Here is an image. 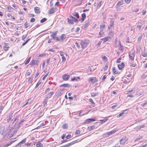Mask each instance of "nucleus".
Segmentation results:
<instances>
[{
  "mask_svg": "<svg viewBox=\"0 0 147 147\" xmlns=\"http://www.w3.org/2000/svg\"><path fill=\"white\" fill-rule=\"evenodd\" d=\"M89 42V41L88 40H84L81 41L80 43L82 48L84 49L88 45Z\"/></svg>",
  "mask_w": 147,
  "mask_h": 147,
  "instance_id": "obj_1",
  "label": "nucleus"
},
{
  "mask_svg": "<svg viewBox=\"0 0 147 147\" xmlns=\"http://www.w3.org/2000/svg\"><path fill=\"white\" fill-rule=\"evenodd\" d=\"M129 57L130 60L133 61L134 59V57L135 56V52L134 51H131L129 54Z\"/></svg>",
  "mask_w": 147,
  "mask_h": 147,
  "instance_id": "obj_2",
  "label": "nucleus"
},
{
  "mask_svg": "<svg viewBox=\"0 0 147 147\" xmlns=\"http://www.w3.org/2000/svg\"><path fill=\"white\" fill-rule=\"evenodd\" d=\"M128 139L126 136L123 137L119 141L120 144L121 145L124 144L127 141Z\"/></svg>",
  "mask_w": 147,
  "mask_h": 147,
  "instance_id": "obj_3",
  "label": "nucleus"
},
{
  "mask_svg": "<svg viewBox=\"0 0 147 147\" xmlns=\"http://www.w3.org/2000/svg\"><path fill=\"white\" fill-rule=\"evenodd\" d=\"M57 33L56 32H53L51 35V36L52 37V38L54 40H56L58 41H59L60 40V39H59L58 37L55 36L57 34Z\"/></svg>",
  "mask_w": 147,
  "mask_h": 147,
  "instance_id": "obj_4",
  "label": "nucleus"
},
{
  "mask_svg": "<svg viewBox=\"0 0 147 147\" xmlns=\"http://www.w3.org/2000/svg\"><path fill=\"white\" fill-rule=\"evenodd\" d=\"M6 129H5V127L1 126L0 129V133L1 135H4L5 134Z\"/></svg>",
  "mask_w": 147,
  "mask_h": 147,
  "instance_id": "obj_5",
  "label": "nucleus"
},
{
  "mask_svg": "<svg viewBox=\"0 0 147 147\" xmlns=\"http://www.w3.org/2000/svg\"><path fill=\"white\" fill-rule=\"evenodd\" d=\"M88 82L90 83H94L98 81L97 79L95 77H91L88 79Z\"/></svg>",
  "mask_w": 147,
  "mask_h": 147,
  "instance_id": "obj_6",
  "label": "nucleus"
},
{
  "mask_svg": "<svg viewBox=\"0 0 147 147\" xmlns=\"http://www.w3.org/2000/svg\"><path fill=\"white\" fill-rule=\"evenodd\" d=\"M11 131L9 130L8 132L5 134V137L7 138L8 139H9L12 136V133H11Z\"/></svg>",
  "mask_w": 147,
  "mask_h": 147,
  "instance_id": "obj_7",
  "label": "nucleus"
},
{
  "mask_svg": "<svg viewBox=\"0 0 147 147\" xmlns=\"http://www.w3.org/2000/svg\"><path fill=\"white\" fill-rule=\"evenodd\" d=\"M144 24V21H141L138 22L137 27L138 28L139 30H140L142 26Z\"/></svg>",
  "mask_w": 147,
  "mask_h": 147,
  "instance_id": "obj_8",
  "label": "nucleus"
},
{
  "mask_svg": "<svg viewBox=\"0 0 147 147\" xmlns=\"http://www.w3.org/2000/svg\"><path fill=\"white\" fill-rule=\"evenodd\" d=\"M39 63V61L38 60H33L31 62V66H33L34 65H38Z\"/></svg>",
  "mask_w": 147,
  "mask_h": 147,
  "instance_id": "obj_9",
  "label": "nucleus"
},
{
  "mask_svg": "<svg viewBox=\"0 0 147 147\" xmlns=\"http://www.w3.org/2000/svg\"><path fill=\"white\" fill-rule=\"evenodd\" d=\"M124 1L123 0H120L116 4L115 7L116 8L119 7L121 5L123 4Z\"/></svg>",
  "mask_w": 147,
  "mask_h": 147,
  "instance_id": "obj_10",
  "label": "nucleus"
},
{
  "mask_svg": "<svg viewBox=\"0 0 147 147\" xmlns=\"http://www.w3.org/2000/svg\"><path fill=\"white\" fill-rule=\"evenodd\" d=\"M70 76L67 74H65L63 75L62 77L63 79L65 81L67 80L69 78Z\"/></svg>",
  "mask_w": 147,
  "mask_h": 147,
  "instance_id": "obj_11",
  "label": "nucleus"
},
{
  "mask_svg": "<svg viewBox=\"0 0 147 147\" xmlns=\"http://www.w3.org/2000/svg\"><path fill=\"white\" fill-rule=\"evenodd\" d=\"M13 113H10L7 117V121L8 122H9L11 119L13 118Z\"/></svg>",
  "mask_w": 147,
  "mask_h": 147,
  "instance_id": "obj_12",
  "label": "nucleus"
},
{
  "mask_svg": "<svg viewBox=\"0 0 147 147\" xmlns=\"http://www.w3.org/2000/svg\"><path fill=\"white\" fill-rule=\"evenodd\" d=\"M76 142V140L74 141L69 143H68L67 144L63 146V147H69V146H71V145L73 144Z\"/></svg>",
  "mask_w": 147,
  "mask_h": 147,
  "instance_id": "obj_13",
  "label": "nucleus"
},
{
  "mask_svg": "<svg viewBox=\"0 0 147 147\" xmlns=\"http://www.w3.org/2000/svg\"><path fill=\"white\" fill-rule=\"evenodd\" d=\"M125 66V65L124 63L122 62L121 64H119L118 65V67L119 69L120 70H121Z\"/></svg>",
  "mask_w": 147,
  "mask_h": 147,
  "instance_id": "obj_14",
  "label": "nucleus"
},
{
  "mask_svg": "<svg viewBox=\"0 0 147 147\" xmlns=\"http://www.w3.org/2000/svg\"><path fill=\"white\" fill-rule=\"evenodd\" d=\"M141 55L143 57H146L147 56V51H146L145 49L142 51H141Z\"/></svg>",
  "mask_w": 147,
  "mask_h": 147,
  "instance_id": "obj_15",
  "label": "nucleus"
},
{
  "mask_svg": "<svg viewBox=\"0 0 147 147\" xmlns=\"http://www.w3.org/2000/svg\"><path fill=\"white\" fill-rule=\"evenodd\" d=\"M70 18L73 21H74L76 23L78 22V21L77 20V18H76L75 17L72 16L71 15L70 16Z\"/></svg>",
  "mask_w": 147,
  "mask_h": 147,
  "instance_id": "obj_16",
  "label": "nucleus"
},
{
  "mask_svg": "<svg viewBox=\"0 0 147 147\" xmlns=\"http://www.w3.org/2000/svg\"><path fill=\"white\" fill-rule=\"evenodd\" d=\"M110 38V37L107 36L105 38H102L100 39V40H103L104 41V42H105L108 40Z\"/></svg>",
  "mask_w": 147,
  "mask_h": 147,
  "instance_id": "obj_17",
  "label": "nucleus"
},
{
  "mask_svg": "<svg viewBox=\"0 0 147 147\" xmlns=\"http://www.w3.org/2000/svg\"><path fill=\"white\" fill-rule=\"evenodd\" d=\"M145 127L144 125L139 126L138 127L134 128V129H136V131H138L141 128H144Z\"/></svg>",
  "mask_w": 147,
  "mask_h": 147,
  "instance_id": "obj_18",
  "label": "nucleus"
},
{
  "mask_svg": "<svg viewBox=\"0 0 147 147\" xmlns=\"http://www.w3.org/2000/svg\"><path fill=\"white\" fill-rule=\"evenodd\" d=\"M34 11L36 13H40V8L38 7H36L34 9Z\"/></svg>",
  "mask_w": 147,
  "mask_h": 147,
  "instance_id": "obj_19",
  "label": "nucleus"
},
{
  "mask_svg": "<svg viewBox=\"0 0 147 147\" xmlns=\"http://www.w3.org/2000/svg\"><path fill=\"white\" fill-rule=\"evenodd\" d=\"M95 120V119L89 118V119H87L86 120V123L88 124L89 122V121H90V122H93Z\"/></svg>",
  "mask_w": 147,
  "mask_h": 147,
  "instance_id": "obj_20",
  "label": "nucleus"
},
{
  "mask_svg": "<svg viewBox=\"0 0 147 147\" xmlns=\"http://www.w3.org/2000/svg\"><path fill=\"white\" fill-rule=\"evenodd\" d=\"M54 92H50L47 95V96L46 98H47V99H49L50 98L51 96L54 94Z\"/></svg>",
  "mask_w": 147,
  "mask_h": 147,
  "instance_id": "obj_21",
  "label": "nucleus"
},
{
  "mask_svg": "<svg viewBox=\"0 0 147 147\" xmlns=\"http://www.w3.org/2000/svg\"><path fill=\"white\" fill-rule=\"evenodd\" d=\"M67 22L69 24H72L73 25L74 24V23L72 21V20H71V19L70 18V19L68 18L67 19Z\"/></svg>",
  "mask_w": 147,
  "mask_h": 147,
  "instance_id": "obj_22",
  "label": "nucleus"
},
{
  "mask_svg": "<svg viewBox=\"0 0 147 147\" xmlns=\"http://www.w3.org/2000/svg\"><path fill=\"white\" fill-rule=\"evenodd\" d=\"M36 147H43V145L42 144L38 142L36 145Z\"/></svg>",
  "mask_w": 147,
  "mask_h": 147,
  "instance_id": "obj_23",
  "label": "nucleus"
},
{
  "mask_svg": "<svg viewBox=\"0 0 147 147\" xmlns=\"http://www.w3.org/2000/svg\"><path fill=\"white\" fill-rule=\"evenodd\" d=\"M117 131V130H113L107 133L108 135L109 136H110L111 134H113L114 133H115V132H116Z\"/></svg>",
  "mask_w": 147,
  "mask_h": 147,
  "instance_id": "obj_24",
  "label": "nucleus"
},
{
  "mask_svg": "<svg viewBox=\"0 0 147 147\" xmlns=\"http://www.w3.org/2000/svg\"><path fill=\"white\" fill-rule=\"evenodd\" d=\"M73 15L76 16V17L77 19H78L79 18V14L78 12H74L73 13Z\"/></svg>",
  "mask_w": 147,
  "mask_h": 147,
  "instance_id": "obj_25",
  "label": "nucleus"
},
{
  "mask_svg": "<svg viewBox=\"0 0 147 147\" xmlns=\"http://www.w3.org/2000/svg\"><path fill=\"white\" fill-rule=\"evenodd\" d=\"M25 121V120L24 119H22L19 123H18L17 127H19L21 124L23 123V122L24 121Z\"/></svg>",
  "mask_w": 147,
  "mask_h": 147,
  "instance_id": "obj_26",
  "label": "nucleus"
},
{
  "mask_svg": "<svg viewBox=\"0 0 147 147\" xmlns=\"http://www.w3.org/2000/svg\"><path fill=\"white\" fill-rule=\"evenodd\" d=\"M60 87H68L69 88L70 87V86L69 84H64L60 86Z\"/></svg>",
  "mask_w": 147,
  "mask_h": 147,
  "instance_id": "obj_27",
  "label": "nucleus"
},
{
  "mask_svg": "<svg viewBox=\"0 0 147 147\" xmlns=\"http://www.w3.org/2000/svg\"><path fill=\"white\" fill-rule=\"evenodd\" d=\"M48 99L47 98H45L43 102V106L44 107L47 104V102L48 101Z\"/></svg>",
  "mask_w": 147,
  "mask_h": 147,
  "instance_id": "obj_28",
  "label": "nucleus"
},
{
  "mask_svg": "<svg viewBox=\"0 0 147 147\" xmlns=\"http://www.w3.org/2000/svg\"><path fill=\"white\" fill-rule=\"evenodd\" d=\"M95 127V126L92 125L88 127V129L89 131H91L94 129Z\"/></svg>",
  "mask_w": 147,
  "mask_h": 147,
  "instance_id": "obj_29",
  "label": "nucleus"
},
{
  "mask_svg": "<svg viewBox=\"0 0 147 147\" xmlns=\"http://www.w3.org/2000/svg\"><path fill=\"white\" fill-rule=\"evenodd\" d=\"M68 125L67 124H64L62 126V127L63 129H67L68 128Z\"/></svg>",
  "mask_w": 147,
  "mask_h": 147,
  "instance_id": "obj_30",
  "label": "nucleus"
},
{
  "mask_svg": "<svg viewBox=\"0 0 147 147\" xmlns=\"http://www.w3.org/2000/svg\"><path fill=\"white\" fill-rule=\"evenodd\" d=\"M55 12V10L53 8L51 9L49 11V13L50 14H53Z\"/></svg>",
  "mask_w": 147,
  "mask_h": 147,
  "instance_id": "obj_31",
  "label": "nucleus"
},
{
  "mask_svg": "<svg viewBox=\"0 0 147 147\" xmlns=\"http://www.w3.org/2000/svg\"><path fill=\"white\" fill-rule=\"evenodd\" d=\"M47 20V19L46 18H44L40 20V22L41 23H43L46 21Z\"/></svg>",
  "mask_w": 147,
  "mask_h": 147,
  "instance_id": "obj_32",
  "label": "nucleus"
},
{
  "mask_svg": "<svg viewBox=\"0 0 147 147\" xmlns=\"http://www.w3.org/2000/svg\"><path fill=\"white\" fill-rule=\"evenodd\" d=\"M119 49L122 52H123V47L121 44L120 43V47L119 48Z\"/></svg>",
  "mask_w": 147,
  "mask_h": 147,
  "instance_id": "obj_33",
  "label": "nucleus"
},
{
  "mask_svg": "<svg viewBox=\"0 0 147 147\" xmlns=\"http://www.w3.org/2000/svg\"><path fill=\"white\" fill-rule=\"evenodd\" d=\"M31 58V57H29L28 59L26 61L25 63V65H27L29 63V62H30V60Z\"/></svg>",
  "mask_w": 147,
  "mask_h": 147,
  "instance_id": "obj_34",
  "label": "nucleus"
},
{
  "mask_svg": "<svg viewBox=\"0 0 147 147\" xmlns=\"http://www.w3.org/2000/svg\"><path fill=\"white\" fill-rule=\"evenodd\" d=\"M24 26H25V28H28V27H29L30 25L27 23V22H25V23L24 24Z\"/></svg>",
  "mask_w": 147,
  "mask_h": 147,
  "instance_id": "obj_35",
  "label": "nucleus"
},
{
  "mask_svg": "<svg viewBox=\"0 0 147 147\" xmlns=\"http://www.w3.org/2000/svg\"><path fill=\"white\" fill-rule=\"evenodd\" d=\"M142 136H139V137L138 138H136V139H135V140H134V142H136L137 141H139L142 138Z\"/></svg>",
  "mask_w": 147,
  "mask_h": 147,
  "instance_id": "obj_36",
  "label": "nucleus"
},
{
  "mask_svg": "<svg viewBox=\"0 0 147 147\" xmlns=\"http://www.w3.org/2000/svg\"><path fill=\"white\" fill-rule=\"evenodd\" d=\"M17 131H18V129H15L13 130V133H12V136L13 135L15 134L16 133V132H17Z\"/></svg>",
  "mask_w": 147,
  "mask_h": 147,
  "instance_id": "obj_37",
  "label": "nucleus"
},
{
  "mask_svg": "<svg viewBox=\"0 0 147 147\" xmlns=\"http://www.w3.org/2000/svg\"><path fill=\"white\" fill-rule=\"evenodd\" d=\"M113 73L115 74H117L119 72V71H117L115 70V67H113Z\"/></svg>",
  "mask_w": 147,
  "mask_h": 147,
  "instance_id": "obj_38",
  "label": "nucleus"
},
{
  "mask_svg": "<svg viewBox=\"0 0 147 147\" xmlns=\"http://www.w3.org/2000/svg\"><path fill=\"white\" fill-rule=\"evenodd\" d=\"M19 117V116L18 115H16V116L14 119V121L13 123V124L15 122V121H16L18 119Z\"/></svg>",
  "mask_w": 147,
  "mask_h": 147,
  "instance_id": "obj_39",
  "label": "nucleus"
},
{
  "mask_svg": "<svg viewBox=\"0 0 147 147\" xmlns=\"http://www.w3.org/2000/svg\"><path fill=\"white\" fill-rule=\"evenodd\" d=\"M30 39V38H29L27 40H26L25 42L23 43L22 46H24L29 41Z\"/></svg>",
  "mask_w": 147,
  "mask_h": 147,
  "instance_id": "obj_40",
  "label": "nucleus"
},
{
  "mask_svg": "<svg viewBox=\"0 0 147 147\" xmlns=\"http://www.w3.org/2000/svg\"><path fill=\"white\" fill-rule=\"evenodd\" d=\"M80 133V129H78L76 130V132L75 133V134H78Z\"/></svg>",
  "mask_w": 147,
  "mask_h": 147,
  "instance_id": "obj_41",
  "label": "nucleus"
},
{
  "mask_svg": "<svg viewBox=\"0 0 147 147\" xmlns=\"http://www.w3.org/2000/svg\"><path fill=\"white\" fill-rule=\"evenodd\" d=\"M65 34H62L61 36H60V39L63 40V39L64 38V37H65Z\"/></svg>",
  "mask_w": 147,
  "mask_h": 147,
  "instance_id": "obj_42",
  "label": "nucleus"
},
{
  "mask_svg": "<svg viewBox=\"0 0 147 147\" xmlns=\"http://www.w3.org/2000/svg\"><path fill=\"white\" fill-rule=\"evenodd\" d=\"M59 52L60 53V55L62 57L64 56V54H65V53H64L62 51H60Z\"/></svg>",
  "mask_w": 147,
  "mask_h": 147,
  "instance_id": "obj_43",
  "label": "nucleus"
},
{
  "mask_svg": "<svg viewBox=\"0 0 147 147\" xmlns=\"http://www.w3.org/2000/svg\"><path fill=\"white\" fill-rule=\"evenodd\" d=\"M89 101L92 103V104L93 105V106H94L95 103L94 102L92 99L91 98L90 99Z\"/></svg>",
  "mask_w": 147,
  "mask_h": 147,
  "instance_id": "obj_44",
  "label": "nucleus"
},
{
  "mask_svg": "<svg viewBox=\"0 0 147 147\" xmlns=\"http://www.w3.org/2000/svg\"><path fill=\"white\" fill-rule=\"evenodd\" d=\"M81 16L82 17V18H86V14L84 13H82L81 15Z\"/></svg>",
  "mask_w": 147,
  "mask_h": 147,
  "instance_id": "obj_45",
  "label": "nucleus"
},
{
  "mask_svg": "<svg viewBox=\"0 0 147 147\" xmlns=\"http://www.w3.org/2000/svg\"><path fill=\"white\" fill-rule=\"evenodd\" d=\"M142 38V36H139L138 39V41L139 42H140Z\"/></svg>",
  "mask_w": 147,
  "mask_h": 147,
  "instance_id": "obj_46",
  "label": "nucleus"
},
{
  "mask_svg": "<svg viewBox=\"0 0 147 147\" xmlns=\"http://www.w3.org/2000/svg\"><path fill=\"white\" fill-rule=\"evenodd\" d=\"M146 77L147 76L146 74H143L142 76V78L144 79L146 78Z\"/></svg>",
  "mask_w": 147,
  "mask_h": 147,
  "instance_id": "obj_47",
  "label": "nucleus"
},
{
  "mask_svg": "<svg viewBox=\"0 0 147 147\" xmlns=\"http://www.w3.org/2000/svg\"><path fill=\"white\" fill-rule=\"evenodd\" d=\"M25 140H26L25 138L22 141H21L20 142H19V144H21V145H22V144L23 143L25 142Z\"/></svg>",
  "mask_w": 147,
  "mask_h": 147,
  "instance_id": "obj_48",
  "label": "nucleus"
},
{
  "mask_svg": "<svg viewBox=\"0 0 147 147\" xmlns=\"http://www.w3.org/2000/svg\"><path fill=\"white\" fill-rule=\"evenodd\" d=\"M9 48V47H6V46H4L3 47V49L5 51H7V50H8V49Z\"/></svg>",
  "mask_w": 147,
  "mask_h": 147,
  "instance_id": "obj_49",
  "label": "nucleus"
},
{
  "mask_svg": "<svg viewBox=\"0 0 147 147\" xmlns=\"http://www.w3.org/2000/svg\"><path fill=\"white\" fill-rule=\"evenodd\" d=\"M102 59L104 60V61H107V59L106 57L105 56H104L103 57H102Z\"/></svg>",
  "mask_w": 147,
  "mask_h": 147,
  "instance_id": "obj_50",
  "label": "nucleus"
},
{
  "mask_svg": "<svg viewBox=\"0 0 147 147\" xmlns=\"http://www.w3.org/2000/svg\"><path fill=\"white\" fill-rule=\"evenodd\" d=\"M62 62H65L66 60V58L64 56H63L62 57Z\"/></svg>",
  "mask_w": 147,
  "mask_h": 147,
  "instance_id": "obj_51",
  "label": "nucleus"
},
{
  "mask_svg": "<svg viewBox=\"0 0 147 147\" xmlns=\"http://www.w3.org/2000/svg\"><path fill=\"white\" fill-rule=\"evenodd\" d=\"M108 68V65L107 64L104 67V69L105 71H106Z\"/></svg>",
  "mask_w": 147,
  "mask_h": 147,
  "instance_id": "obj_52",
  "label": "nucleus"
},
{
  "mask_svg": "<svg viewBox=\"0 0 147 147\" xmlns=\"http://www.w3.org/2000/svg\"><path fill=\"white\" fill-rule=\"evenodd\" d=\"M113 23H111L110 24L108 28L109 29H110L113 26Z\"/></svg>",
  "mask_w": 147,
  "mask_h": 147,
  "instance_id": "obj_53",
  "label": "nucleus"
},
{
  "mask_svg": "<svg viewBox=\"0 0 147 147\" xmlns=\"http://www.w3.org/2000/svg\"><path fill=\"white\" fill-rule=\"evenodd\" d=\"M39 74V72L38 70H37V72H36V73L35 76V78H37L38 77V75Z\"/></svg>",
  "mask_w": 147,
  "mask_h": 147,
  "instance_id": "obj_54",
  "label": "nucleus"
},
{
  "mask_svg": "<svg viewBox=\"0 0 147 147\" xmlns=\"http://www.w3.org/2000/svg\"><path fill=\"white\" fill-rule=\"evenodd\" d=\"M99 34L100 36H102L104 34V32L102 30H101L99 32Z\"/></svg>",
  "mask_w": 147,
  "mask_h": 147,
  "instance_id": "obj_55",
  "label": "nucleus"
},
{
  "mask_svg": "<svg viewBox=\"0 0 147 147\" xmlns=\"http://www.w3.org/2000/svg\"><path fill=\"white\" fill-rule=\"evenodd\" d=\"M124 113L123 112L120 113L119 115H117V117L118 118L120 116H121L122 115H123L124 114Z\"/></svg>",
  "mask_w": 147,
  "mask_h": 147,
  "instance_id": "obj_56",
  "label": "nucleus"
},
{
  "mask_svg": "<svg viewBox=\"0 0 147 147\" xmlns=\"http://www.w3.org/2000/svg\"><path fill=\"white\" fill-rule=\"evenodd\" d=\"M41 83V82H38V83H37V84L35 88H37L38 87V86H39V85Z\"/></svg>",
  "mask_w": 147,
  "mask_h": 147,
  "instance_id": "obj_57",
  "label": "nucleus"
},
{
  "mask_svg": "<svg viewBox=\"0 0 147 147\" xmlns=\"http://www.w3.org/2000/svg\"><path fill=\"white\" fill-rule=\"evenodd\" d=\"M75 44L78 48H80V45L78 43L76 42L75 43Z\"/></svg>",
  "mask_w": 147,
  "mask_h": 147,
  "instance_id": "obj_58",
  "label": "nucleus"
},
{
  "mask_svg": "<svg viewBox=\"0 0 147 147\" xmlns=\"http://www.w3.org/2000/svg\"><path fill=\"white\" fill-rule=\"evenodd\" d=\"M102 1H100L99 2V3L98 4V7L99 8L102 5Z\"/></svg>",
  "mask_w": 147,
  "mask_h": 147,
  "instance_id": "obj_59",
  "label": "nucleus"
},
{
  "mask_svg": "<svg viewBox=\"0 0 147 147\" xmlns=\"http://www.w3.org/2000/svg\"><path fill=\"white\" fill-rule=\"evenodd\" d=\"M91 95L92 96H95L97 95L94 92H92L91 93Z\"/></svg>",
  "mask_w": 147,
  "mask_h": 147,
  "instance_id": "obj_60",
  "label": "nucleus"
},
{
  "mask_svg": "<svg viewBox=\"0 0 147 147\" xmlns=\"http://www.w3.org/2000/svg\"><path fill=\"white\" fill-rule=\"evenodd\" d=\"M48 73H47V74H46L43 77V78H42V80H44L46 78V77L48 75Z\"/></svg>",
  "mask_w": 147,
  "mask_h": 147,
  "instance_id": "obj_61",
  "label": "nucleus"
},
{
  "mask_svg": "<svg viewBox=\"0 0 147 147\" xmlns=\"http://www.w3.org/2000/svg\"><path fill=\"white\" fill-rule=\"evenodd\" d=\"M35 20V19L34 18H32L30 20V22H34Z\"/></svg>",
  "mask_w": 147,
  "mask_h": 147,
  "instance_id": "obj_62",
  "label": "nucleus"
},
{
  "mask_svg": "<svg viewBox=\"0 0 147 147\" xmlns=\"http://www.w3.org/2000/svg\"><path fill=\"white\" fill-rule=\"evenodd\" d=\"M82 1L81 0H78V4L80 5L82 3Z\"/></svg>",
  "mask_w": 147,
  "mask_h": 147,
  "instance_id": "obj_63",
  "label": "nucleus"
},
{
  "mask_svg": "<svg viewBox=\"0 0 147 147\" xmlns=\"http://www.w3.org/2000/svg\"><path fill=\"white\" fill-rule=\"evenodd\" d=\"M147 104V101L146 102H144L143 104H141V105L143 107L144 106H145V105H146Z\"/></svg>",
  "mask_w": 147,
  "mask_h": 147,
  "instance_id": "obj_64",
  "label": "nucleus"
}]
</instances>
